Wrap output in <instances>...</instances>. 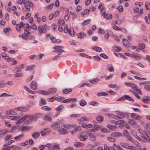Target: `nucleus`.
I'll return each instance as SVG.
<instances>
[{"label":"nucleus","instance_id":"1","mask_svg":"<svg viewBox=\"0 0 150 150\" xmlns=\"http://www.w3.org/2000/svg\"><path fill=\"white\" fill-rule=\"evenodd\" d=\"M75 126L74 125H64L62 127L59 128L58 132L61 134L65 135L69 133V129H73Z\"/></svg>","mask_w":150,"mask_h":150},{"label":"nucleus","instance_id":"2","mask_svg":"<svg viewBox=\"0 0 150 150\" xmlns=\"http://www.w3.org/2000/svg\"><path fill=\"white\" fill-rule=\"evenodd\" d=\"M34 118V116L31 115L24 116L22 118L17 121L16 122V124H20L25 120H27V121H31L33 120Z\"/></svg>","mask_w":150,"mask_h":150},{"label":"nucleus","instance_id":"3","mask_svg":"<svg viewBox=\"0 0 150 150\" xmlns=\"http://www.w3.org/2000/svg\"><path fill=\"white\" fill-rule=\"evenodd\" d=\"M45 146L48 148L49 150H60V145L58 144L48 143Z\"/></svg>","mask_w":150,"mask_h":150},{"label":"nucleus","instance_id":"4","mask_svg":"<svg viewBox=\"0 0 150 150\" xmlns=\"http://www.w3.org/2000/svg\"><path fill=\"white\" fill-rule=\"evenodd\" d=\"M125 100H127L132 102H134V101L132 98L127 95H125L121 97L119 99H117L116 101H121Z\"/></svg>","mask_w":150,"mask_h":150},{"label":"nucleus","instance_id":"5","mask_svg":"<svg viewBox=\"0 0 150 150\" xmlns=\"http://www.w3.org/2000/svg\"><path fill=\"white\" fill-rule=\"evenodd\" d=\"M48 26L45 24L43 25H40L38 27V29L39 33L40 34L42 33H46V29Z\"/></svg>","mask_w":150,"mask_h":150},{"label":"nucleus","instance_id":"6","mask_svg":"<svg viewBox=\"0 0 150 150\" xmlns=\"http://www.w3.org/2000/svg\"><path fill=\"white\" fill-rule=\"evenodd\" d=\"M64 48V47L61 45L57 46L54 47H53V49L55 50V52H57L62 53L64 52V51L62 49Z\"/></svg>","mask_w":150,"mask_h":150},{"label":"nucleus","instance_id":"7","mask_svg":"<svg viewBox=\"0 0 150 150\" xmlns=\"http://www.w3.org/2000/svg\"><path fill=\"white\" fill-rule=\"evenodd\" d=\"M30 33L26 30H25L24 31V33H23L21 35H19L20 37L21 36L24 39L27 40L28 37L29 36Z\"/></svg>","mask_w":150,"mask_h":150},{"label":"nucleus","instance_id":"8","mask_svg":"<svg viewBox=\"0 0 150 150\" xmlns=\"http://www.w3.org/2000/svg\"><path fill=\"white\" fill-rule=\"evenodd\" d=\"M131 116L133 119L136 120H139L142 119V117L141 116L134 113H131Z\"/></svg>","mask_w":150,"mask_h":150},{"label":"nucleus","instance_id":"9","mask_svg":"<svg viewBox=\"0 0 150 150\" xmlns=\"http://www.w3.org/2000/svg\"><path fill=\"white\" fill-rule=\"evenodd\" d=\"M51 126L55 130H58L60 128L59 124L56 122H52L51 124Z\"/></svg>","mask_w":150,"mask_h":150},{"label":"nucleus","instance_id":"10","mask_svg":"<svg viewBox=\"0 0 150 150\" xmlns=\"http://www.w3.org/2000/svg\"><path fill=\"white\" fill-rule=\"evenodd\" d=\"M30 87L33 90L36 89L38 88V84L36 82L34 81H33L31 83Z\"/></svg>","mask_w":150,"mask_h":150},{"label":"nucleus","instance_id":"11","mask_svg":"<svg viewBox=\"0 0 150 150\" xmlns=\"http://www.w3.org/2000/svg\"><path fill=\"white\" fill-rule=\"evenodd\" d=\"M50 132V131L48 128H45L43 130L40 131L41 136H45L49 134Z\"/></svg>","mask_w":150,"mask_h":150},{"label":"nucleus","instance_id":"12","mask_svg":"<svg viewBox=\"0 0 150 150\" xmlns=\"http://www.w3.org/2000/svg\"><path fill=\"white\" fill-rule=\"evenodd\" d=\"M21 28H24L23 23L21 21L19 23L17 24L16 26V29L18 31H20L21 30Z\"/></svg>","mask_w":150,"mask_h":150},{"label":"nucleus","instance_id":"13","mask_svg":"<svg viewBox=\"0 0 150 150\" xmlns=\"http://www.w3.org/2000/svg\"><path fill=\"white\" fill-rule=\"evenodd\" d=\"M28 4H25V8L26 9V11H30V8H33V3L30 1L28 2Z\"/></svg>","mask_w":150,"mask_h":150},{"label":"nucleus","instance_id":"14","mask_svg":"<svg viewBox=\"0 0 150 150\" xmlns=\"http://www.w3.org/2000/svg\"><path fill=\"white\" fill-rule=\"evenodd\" d=\"M78 120L79 121V124H82L83 123L84 121H89L90 120L88 118H87L86 117L83 116L80 119H79Z\"/></svg>","mask_w":150,"mask_h":150},{"label":"nucleus","instance_id":"15","mask_svg":"<svg viewBox=\"0 0 150 150\" xmlns=\"http://www.w3.org/2000/svg\"><path fill=\"white\" fill-rule=\"evenodd\" d=\"M131 134L137 140H140V138L137 135L136 131L133 129H132L131 130Z\"/></svg>","mask_w":150,"mask_h":150},{"label":"nucleus","instance_id":"16","mask_svg":"<svg viewBox=\"0 0 150 150\" xmlns=\"http://www.w3.org/2000/svg\"><path fill=\"white\" fill-rule=\"evenodd\" d=\"M102 15L104 18L107 19H110L112 18V16L111 14L108 13H105V12H104L102 13Z\"/></svg>","mask_w":150,"mask_h":150},{"label":"nucleus","instance_id":"17","mask_svg":"<svg viewBox=\"0 0 150 150\" xmlns=\"http://www.w3.org/2000/svg\"><path fill=\"white\" fill-rule=\"evenodd\" d=\"M76 99L74 98H69L66 99L64 100L62 102L63 103H67L70 102L73 103L74 102H76Z\"/></svg>","mask_w":150,"mask_h":150},{"label":"nucleus","instance_id":"18","mask_svg":"<svg viewBox=\"0 0 150 150\" xmlns=\"http://www.w3.org/2000/svg\"><path fill=\"white\" fill-rule=\"evenodd\" d=\"M124 135L129 140H131V136L130 135L128 132L127 130H125L123 131Z\"/></svg>","mask_w":150,"mask_h":150},{"label":"nucleus","instance_id":"19","mask_svg":"<svg viewBox=\"0 0 150 150\" xmlns=\"http://www.w3.org/2000/svg\"><path fill=\"white\" fill-rule=\"evenodd\" d=\"M113 51L116 52L120 51L122 50V48L119 46L116 45H114L112 46Z\"/></svg>","mask_w":150,"mask_h":150},{"label":"nucleus","instance_id":"20","mask_svg":"<svg viewBox=\"0 0 150 150\" xmlns=\"http://www.w3.org/2000/svg\"><path fill=\"white\" fill-rule=\"evenodd\" d=\"M6 61L9 63L11 62V64L14 65L16 64L17 63V61L14 60L13 58L9 57L8 59H7Z\"/></svg>","mask_w":150,"mask_h":150},{"label":"nucleus","instance_id":"21","mask_svg":"<svg viewBox=\"0 0 150 150\" xmlns=\"http://www.w3.org/2000/svg\"><path fill=\"white\" fill-rule=\"evenodd\" d=\"M101 129V125H96L94 126L93 128L91 129V130L92 132H95L96 131H98Z\"/></svg>","mask_w":150,"mask_h":150},{"label":"nucleus","instance_id":"22","mask_svg":"<svg viewBox=\"0 0 150 150\" xmlns=\"http://www.w3.org/2000/svg\"><path fill=\"white\" fill-rule=\"evenodd\" d=\"M79 139L82 141H86L88 138V136L86 135L81 134L79 135Z\"/></svg>","mask_w":150,"mask_h":150},{"label":"nucleus","instance_id":"23","mask_svg":"<svg viewBox=\"0 0 150 150\" xmlns=\"http://www.w3.org/2000/svg\"><path fill=\"white\" fill-rule=\"evenodd\" d=\"M116 113L117 114V117L118 118L122 119L125 117V115L122 112L119 111H116Z\"/></svg>","mask_w":150,"mask_h":150},{"label":"nucleus","instance_id":"24","mask_svg":"<svg viewBox=\"0 0 150 150\" xmlns=\"http://www.w3.org/2000/svg\"><path fill=\"white\" fill-rule=\"evenodd\" d=\"M81 127L83 128L88 129L92 128L93 127V125L91 124H83L81 125Z\"/></svg>","mask_w":150,"mask_h":150},{"label":"nucleus","instance_id":"25","mask_svg":"<svg viewBox=\"0 0 150 150\" xmlns=\"http://www.w3.org/2000/svg\"><path fill=\"white\" fill-rule=\"evenodd\" d=\"M111 135L113 137H117L122 136V134L120 132H115L112 133Z\"/></svg>","mask_w":150,"mask_h":150},{"label":"nucleus","instance_id":"26","mask_svg":"<svg viewBox=\"0 0 150 150\" xmlns=\"http://www.w3.org/2000/svg\"><path fill=\"white\" fill-rule=\"evenodd\" d=\"M57 89L54 88H50L48 92V95L50 94H53L55 93L57 91Z\"/></svg>","mask_w":150,"mask_h":150},{"label":"nucleus","instance_id":"27","mask_svg":"<svg viewBox=\"0 0 150 150\" xmlns=\"http://www.w3.org/2000/svg\"><path fill=\"white\" fill-rule=\"evenodd\" d=\"M88 136L89 139L91 141H95L96 140L95 136L92 133H89L88 134Z\"/></svg>","mask_w":150,"mask_h":150},{"label":"nucleus","instance_id":"28","mask_svg":"<svg viewBox=\"0 0 150 150\" xmlns=\"http://www.w3.org/2000/svg\"><path fill=\"white\" fill-rule=\"evenodd\" d=\"M86 34L85 33L83 32H81L80 33H79L77 34V36L78 38L82 39L84 37L86 36Z\"/></svg>","mask_w":150,"mask_h":150},{"label":"nucleus","instance_id":"29","mask_svg":"<svg viewBox=\"0 0 150 150\" xmlns=\"http://www.w3.org/2000/svg\"><path fill=\"white\" fill-rule=\"evenodd\" d=\"M107 69L110 72H112L114 71V69L113 67V66L111 64H108L107 66Z\"/></svg>","mask_w":150,"mask_h":150},{"label":"nucleus","instance_id":"30","mask_svg":"<svg viewBox=\"0 0 150 150\" xmlns=\"http://www.w3.org/2000/svg\"><path fill=\"white\" fill-rule=\"evenodd\" d=\"M40 134L39 132H34L32 134V136L34 139L38 138L40 136Z\"/></svg>","mask_w":150,"mask_h":150},{"label":"nucleus","instance_id":"31","mask_svg":"<svg viewBox=\"0 0 150 150\" xmlns=\"http://www.w3.org/2000/svg\"><path fill=\"white\" fill-rule=\"evenodd\" d=\"M74 145L77 147H83L85 146L83 143L77 142H74Z\"/></svg>","mask_w":150,"mask_h":150},{"label":"nucleus","instance_id":"32","mask_svg":"<svg viewBox=\"0 0 150 150\" xmlns=\"http://www.w3.org/2000/svg\"><path fill=\"white\" fill-rule=\"evenodd\" d=\"M150 100V97L148 96H144L143 98L142 99V102L146 103H147Z\"/></svg>","mask_w":150,"mask_h":150},{"label":"nucleus","instance_id":"33","mask_svg":"<svg viewBox=\"0 0 150 150\" xmlns=\"http://www.w3.org/2000/svg\"><path fill=\"white\" fill-rule=\"evenodd\" d=\"M128 123L131 125L134 126L137 125L136 121L133 119H130L128 120Z\"/></svg>","mask_w":150,"mask_h":150},{"label":"nucleus","instance_id":"34","mask_svg":"<svg viewBox=\"0 0 150 150\" xmlns=\"http://www.w3.org/2000/svg\"><path fill=\"white\" fill-rule=\"evenodd\" d=\"M68 32L71 37H73L74 36V30L72 28H70L69 29Z\"/></svg>","mask_w":150,"mask_h":150},{"label":"nucleus","instance_id":"35","mask_svg":"<svg viewBox=\"0 0 150 150\" xmlns=\"http://www.w3.org/2000/svg\"><path fill=\"white\" fill-rule=\"evenodd\" d=\"M50 40L53 43L60 42L61 40L59 39H56L54 37H52L50 38Z\"/></svg>","mask_w":150,"mask_h":150},{"label":"nucleus","instance_id":"36","mask_svg":"<svg viewBox=\"0 0 150 150\" xmlns=\"http://www.w3.org/2000/svg\"><path fill=\"white\" fill-rule=\"evenodd\" d=\"M100 79L98 78H93L89 80V81L92 83L95 84L98 82Z\"/></svg>","mask_w":150,"mask_h":150},{"label":"nucleus","instance_id":"37","mask_svg":"<svg viewBox=\"0 0 150 150\" xmlns=\"http://www.w3.org/2000/svg\"><path fill=\"white\" fill-rule=\"evenodd\" d=\"M104 147L105 150H110V148L112 150H115V149L112 146H108L106 144H105Z\"/></svg>","mask_w":150,"mask_h":150},{"label":"nucleus","instance_id":"38","mask_svg":"<svg viewBox=\"0 0 150 150\" xmlns=\"http://www.w3.org/2000/svg\"><path fill=\"white\" fill-rule=\"evenodd\" d=\"M43 119L46 121L51 122L52 121V118L48 115H45L43 117Z\"/></svg>","mask_w":150,"mask_h":150},{"label":"nucleus","instance_id":"39","mask_svg":"<svg viewBox=\"0 0 150 150\" xmlns=\"http://www.w3.org/2000/svg\"><path fill=\"white\" fill-rule=\"evenodd\" d=\"M119 145L121 147L125 149H127L128 147V144L127 143L120 142L119 143Z\"/></svg>","mask_w":150,"mask_h":150},{"label":"nucleus","instance_id":"40","mask_svg":"<svg viewBox=\"0 0 150 150\" xmlns=\"http://www.w3.org/2000/svg\"><path fill=\"white\" fill-rule=\"evenodd\" d=\"M103 119L104 117L102 115H98L96 117V120L99 122H102L103 120Z\"/></svg>","mask_w":150,"mask_h":150},{"label":"nucleus","instance_id":"41","mask_svg":"<svg viewBox=\"0 0 150 150\" xmlns=\"http://www.w3.org/2000/svg\"><path fill=\"white\" fill-rule=\"evenodd\" d=\"M138 131L141 134L143 135L144 136H148L147 133L144 130L141 129H138Z\"/></svg>","mask_w":150,"mask_h":150},{"label":"nucleus","instance_id":"42","mask_svg":"<svg viewBox=\"0 0 150 150\" xmlns=\"http://www.w3.org/2000/svg\"><path fill=\"white\" fill-rule=\"evenodd\" d=\"M23 134H21L15 137H14V139L16 141H19L23 137Z\"/></svg>","mask_w":150,"mask_h":150},{"label":"nucleus","instance_id":"43","mask_svg":"<svg viewBox=\"0 0 150 150\" xmlns=\"http://www.w3.org/2000/svg\"><path fill=\"white\" fill-rule=\"evenodd\" d=\"M90 11V10L87 9L84 10L83 12L81 13V15L82 16H84L85 15H87L89 13Z\"/></svg>","mask_w":150,"mask_h":150},{"label":"nucleus","instance_id":"44","mask_svg":"<svg viewBox=\"0 0 150 150\" xmlns=\"http://www.w3.org/2000/svg\"><path fill=\"white\" fill-rule=\"evenodd\" d=\"M107 140L109 142L113 143L116 142V140L115 139L110 137H108L107 138Z\"/></svg>","mask_w":150,"mask_h":150},{"label":"nucleus","instance_id":"45","mask_svg":"<svg viewBox=\"0 0 150 150\" xmlns=\"http://www.w3.org/2000/svg\"><path fill=\"white\" fill-rule=\"evenodd\" d=\"M38 92L39 93L43 95H48V92L45 91L41 90L39 91Z\"/></svg>","mask_w":150,"mask_h":150},{"label":"nucleus","instance_id":"46","mask_svg":"<svg viewBox=\"0 0 150 150\" xmlns=\"http://www.w3.org/2000/svg\"><path fill=\"white\" fill-rule=\"evenodd\" d=\"M72 91V89L71 88H66L62 90V92L63 93L66 94L71 92Z\"/></svg>","mask_w":150,"mask_h":150},{"label":"nucleus","instance_id":"47","mask_svg":"<svg viewBox=\"0 0 150 150\" xmlns=\"http://www.w3.org/2000/svg\"><path fill=\"white\" fill-rule=\"evenodd\" d=\"M92 49L97 52H100L103 51V50L100 47H93Z\"/></svg>","mask_w":150,"mask_h":150},{"label":"nucleus","instance_id":"48","mask_svg":"<svg viewBox=\"0 0 150 150\" xmlns=\"http://www.w3.org/2000/svg\"><path fill=\"white\" fill-rule=\"evenodd\" d=\"M46 104V102L45 100L42 98H41L39 102V104L40 106L45 105Z\"/></svg>","mask_w":150,"mask_h":150},{"label":"nucleus","instance_id":"49","mask_svg":"<svg viewBox=\"0 0 150 150\" xmlns=\"http://www.w3.org/2000/svg\"><path fill=\"white\" fill-rule=\"evenodd\" d=\"M91 21L90 19H88L85 20L83 22L81 23V24L82 25H88L90 23Z\"/></svg>","mask_w":150,"mask_h":150},{"label":"nucleus","instance_id":"50","mask_svg":"<svg viewBox=\"0 0 150 150\" xmlns=\"http://www.w3.org/2000/svg\"><path fill=\"white\" fill-rule=\"evenodd\" d=\"M55 100L59 102H62L63 100L64 99V98L62 97H57L55 98Z\"/></svg>","mask_w":150,"mask_h":150},{"label":"nucleus","instance_id":"51","mask_svg":"<svg viewBox=\"0 0 150 150\" xmlns=\"http://www.w3.org/2000/svg\"><path fill=\"white\" fill-rule=\"evenodd\" d=\"M122 120V124L127 129H130V126L128 125L127 123L123 120Z\"/></svg>","mask_w":150,"mask_h":150},{"label":"nucleus","instance_id":"52","mask_svg":"<svg viewBox=\"0 0 150 150\" xmlns=\"http://www.w3.org/2000/svg\"><path fill=\"white\" fill-rule=\"evenodd\" d=\"M19 118L20 117H19L18 116H10L8 118L9 119L14 120H18Z\"/></svg>","mask_w":150,"mask_h":150},{"label":"nucleus","instance_id":"53","mask_svg":"<svg viewBox=\"0 0 150 150\" xmlns=\"http://www.w3.org/2000/svg\"><path fill=\"white\" fill-rule=\"evenodd\" d=\"M14 112L13 110H6V114L8 115H10V114H13V115H16V113H13V112Z\"/></svg>","mask_w":150,"mask_h":150},{"label":"nucleus","instance_id":"54","mask_svg":"<svg viewBox=\"0 0 150 150\" xmlns=\"http://www.w3.org/2000/svg\"><path fill=\"white\" fill-rule=\"evenodd\" d=\"M97 95L98 96H108V94L105 92H101L97 93Z\"/></svg>","mask_w":150,"mask_h":150},{"label":"nucleus","instance_id":"55","mask_svg":"<svg viewBox=\"0 0 150 150\" xmlns=\"http://www.w3.org/2000/svg\"><path fill=\"white\" fill-rule=\"evenodd\" d=\"M54 6V3H53L52 4H51L50 5H48L46 8V10H51L53 6Z\"/></svg>","mask_w":150,"mask_h":150},{"label":"nucleus","instance_id":"56","mask_svg":"<svg viewBox=\"0 0 150 150\" xmlns=\"http://www.w3.org/2000/svg\"><path fill=\"white\" fill-rule=\"evenodd\" d=\"M8 132V130L6 129L0 130V135L5 134Z\"/></svg>","mask_w":150,"mask_h":150},{"label":"nucleus","instance_id":"57","mask_svg":"<svg viewBox=\"0 0 150 150\" xmlns=\"http://www.w3.org/2000/svg\"><path fill=\"white\" fill-rule=\"evenodd\" d=\"M41 109L44 110H46L47 111H49L51 110V108L47 106H44L42 107Z\"/></svg>","mask_w":150,"mask_h":150},{"label":"nucleus","instance_id":"58","mask_svg":"<svg viewBox=\"0 0 150 150\" xmlns=\"http://www.w3.org/2000/svg\"><path fill=\"white\" fill-rule=\"evenodd\" d=\"M11 30V28L9 27L8 28H6L3 29V31L6 33L9 32Z\"/></svg>","mask_w":150,"mask_h":150},{"label":"nucleus","instance_id":"59","mask_svg":"<svg viewBox=\"0 0 150 150\" xmlns=\"http://www.w3.org/2000/svg\"><path fill=\"white\" fill-rule=\"evenodd\" d=\"M64 106L62 105H60L55 108V110L58 111H59L63 110Z\"/></svg>","mask_w":150,"mask_h":150},{"label":"nucleus","instance_id":"60","mask_svg":"<svg viewBox=\"0 0 150 150\" xmlns=\"http://www.w3.org/2000/svg\"><path fill=\"white\" fill-rule=\"evenodd\" d=\"M12 137V135L11 134L7 135L5 138V141H7L11 139Z\"/></svg>","mask_w":150,"mask_h":150},{"label":"nucleus","instance_id":"61","mask_svg":"<svg viewBox=\"0 0 150 150\" xmlns=\"http://www.w3.org/2000/svg\"><path fill=\"white\" fill-rule=\"evenodd\" d=\"M122 41H123V44L125 46H126L129 43V42L128 40L125 38H123L122 40Z\"/></svg>","mask_w":150,"mask_h":150},{"label":"nucleus","instance_id":"62","mask_svg":"<svg viewBox=\"0 0 150 150\" xmlns=\"http://www.w3.org/2000/svg\"><path fill=\"white\" fill-rule=\"evenodd\" d=\"M86 102L84 100H82L80 102V104L82 106H83L86 104Z\"/></svg>","mask_w":150,"mask_h":150},{"label":"nucleus","instance_id":"63","mask_svg":"<svg viewBox=\"0 0 150 150\" xmlns=\"http://www.w3.org/2000/svg\"><path fill=\"white\" fill-rule=\"evenodd\" d=\"M107 127L111 129H115L116 128V126H113L111 125H106Z\"/></svg>","mask_w":150,"mask_h":150},{"label":"nucleus","instance_id":"64","mask_svg":"<svg viewBox=\"0 0 150 150\" xmlns=\"http://www.w3.org/2000/svg\"><path fill=\"white\" fill-rule=\"evenodd\" d=\"M100 130L101 132H103L104 133L110 132V130H108L107 129L104 127H103L101 128Z\"/></svg>","mask_w":150,"mask_h":150}]
</instances>
